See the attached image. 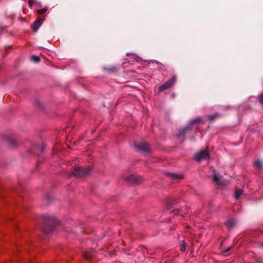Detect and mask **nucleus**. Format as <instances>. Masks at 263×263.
I'll return each instance as SVG.
<instances>
[{
  "label": "nucleus",
  "instance_id": "nucleus-1",
  "mask_svg": "<svg viewBox=\"0 0 263 263\" xmlns=\"http://www.w3.org/2000/svg\"><path fill=\"white\" fill-rule=\"evenodd\" d=\"M91 170L89 167H76L73 171V174L78 177H82L88 174Z\"/></svg>",
  "mask_w": 263,
  "mask_h": 263
},
{
  "label": "nucleus",
  "instance_id": "nucleus-12",
  "mask_svg": "<svg viewBox=\"0 0 263 263\" xmlns=\"http://www.w3.org/2000/svg\"><path fill=\"white\" fill-rule=\"evenodd\" d=\"M54 218L53 217H49L46 219V222L47 223H54Z\"/></svg>",
  "mask_w": 263,
  "mask_h": 263
},
{
  "label": "nucleus",
  "instance_id": "nucleus-15",
  "mask_svg": "<svg viewBox=\"0 0 263 263\" xmlns=\"http://www.w3.org/2000/svg\"><path fill=\"white\" fill-rule=\"evenodd\" d=\"M254 166L256 167V168H259L261 167V162L260 161H256L254 163Z\"/></svg>",
  "mask_w": 263,
  "mask_h": 263
},
{
  "label": "nucleus",
  "instance_id": "nucleus-20",
  "mask_svg": "<svg viewBox=\"0 0 263 263\" xmlns=\"http://www.w3.org/2000/svg\"><path fill=\"white\" fill-rule=\"evenodd\" d=\"M230 249H231V247H229V248H228L227 250H225L224 252H228V251H229V250Z\"/></svg>",
  "mask_w": 263,
  "mask_h": 263
},
{
  "label": "nucleus",
  "instance_id": "nucleus-13",
  "mask_svg": "<svg viewBox=\"0 0 263 263\" xmlns=\"http://www.w3.org/2000/svg\"><path fill=\"white\" fill-rule=\"evenodd\" d=\"M219 117V116L217 114H214L213 115H211L208 116V120L210 121H212L214 119Z\"/></svg>",
  "mask_w": 263,
  "mask_h": 263
},
{
  "label": "nucleus",
  "instance_id": "nucleus-19",
  "mask_svg": "<svg viewBox=\"0 0 263 263\" xmlns=\"http://www.w3.org/2000/svg\"><path fill=\"white\" fill-rule=\"evenodd\" d=\"M34 3V0H29V4L30 5H32Z\"/></svg>",
  "mask_w": 263,
  "mask_h": 263
},
{
  "label": "nucleus",
  "instance_id": "nucleus-6",
  "mask_svg": "<svg viewBox=\"0 0 263 263\" xmlns=\"http://www.w3.org/2000/svg\"><path fill=\"white\" fill-rule=\"evenodd\" d=\"M44 19L39 18L32 24V28L34 31H36L44 22Z\"/></svg>",
  "mask_w": 263,
  "mask_h": 263
},
{
  "label": "nucleus",
  "instance_id": "nucleus-7",
  "mask_svg": "<svg viewBox=\"0 0 263 263\" xmlns=\"http://www.w3.org/2000/svg\"><path fill=\"white\" fill-rule=\"evenodd\" d=\"M213 182L216 184H223V183L221 181V177L218 174H214Z\"/></svg>",
  "mask_w": 263,
  "mask_h": 263
},
{
  "label": "nucleus",
  "instance_id": "nucleus-16",
  "mask_svg": "<svg viewBox=\"0 0 263 263\" xmlns=\"http://www.w3.org/2000/svg\"><path fill=\"white\" fill-rule=\"evenodd\" d=\"M259 102L263 104V93H261L258 97Z\"/></svg>",
  "mask_w": 263,
  "mask_h": 263
},
{
  "label": "nucleus",
  "instance_id": "nucleus-4",
  "mask_svg": "<svg viewBox=\"0 0 263 263\" xmlns=\"http://www.w3.org/2000/svg\"><path fill=\"white\" fill-rule=\"evenodd\" d=\"M175 81L174 79L168 80L159 87V91H162L171 88L174 84Z\"/></svg>",
  "mask_w": 263,
  "mask_h": 263
},
{
  "label": "nucleus",
  "instance_id": "nucleus-8",
  "mask_svg": "<svg viewBox=\"0 0 263 263\" xmlns=\"http://www.w3.org/2000/svg\"><path fill=\"white\" fill-rule=\"evenodd\" d=\"M243 194V191L241 189L237 190L235 192L234 197L236 199H238L241 195Z\"/></svg>",
  "mask_w": 263,
  "mask_h": 263
},
{
  "label": "nucleus",
  "instance_id": "nucleus-5",
  "mask_svg": "<svg viewBox=\"0 0 263 263\" xmlns=\"http://www.w3.org/2000/svg\"><path fill=\"white\" fill-rule=\"evenodd\" d=\"M136 148L138 151H141L143 152H148L149 151V147L146 143H142L140 144H135Z\"/></svg>",
  "mask_w": 263,
  "mask_h": 263
},
{
  "label": "nucleus",
  "instance_id": "nucleus-9",
  "mask_svg": "<svg viewBox=\"0 0 263 263\" xmlns=\"http://www.w3.org/2000/svg\"><path fill=\"white\" fill-rule=\"evenodd\" d=\"M171 176L172 178L174 179H182L183 178V176L182 175L172 174Z\"/></svg>",
  "mask_w": 263,
  "mask_h": 263
},
{
  "label": "nucleus",
  "instance_id": "nucleus-11",
  "mask_svg": "<svg viewBox=\"0 0 263 263\" xmlns=\"http://www.w3.org/2000/svg\"><path fill=\"white\" fill-rule=\"evenodd\" d=\"M84 257L86 259H89L92 256V253L89 252H86L83 254Z\"/></svg>",
  "mask_w": 263,
  "mask_h": 263
},
{
  "label": "nucleus",
  "instance_id": "nucleus-2",
  "mask_svg": "<svg viewBox=\"0 0 263 263\" xmlns=\"http://www.w3.org/2000/svg\"><path fill=\"white\" fill-rule=\"evenodd\" d=\"M209 157V152L207 149L202 150L194 156L195 159L199 162L202 159H205Z\"/></svg>",
  "mask_w": 263,
  "mask_h": 263
},
{
  "label": "nucleus",
  "instance_id": "nucleus-18",
  "mask_svg": "<svg viewBox=\"0 0 263 263\" xmlns=\"http://www.w3.org/2000/svg\"><path fill=\"white\" fill-rule=\"evenodd\" d=\"M53 230V228H51L50 230H46L45 228H44L43 231H44V232L46 233H49L50 231H52Z\"/></svg>",
  "mask_w": 263,
  "mask_h": 263
},
{
  "label": "nucleus",
  "instance_id": "nucleus-21",
  "mask_svg": "<svg viewBox=\"0 0 263 263\" xmlns=\"http://www.w3.org/2000/svg\"><path fill=\"white\" fill-rule=\"evenodd\" d=\"M227 224L228 225V226L230 227L231 226L230 224V221H228Z\"/></svg>",
  "mask_w": 263,
  "mask_h": 263
},
{
  "label": "nucleus",
  "instance_id": "nucleus-14",
  "mask_svg": "<svg viewBox=\"0 0 263 263\" xmlns=\"http://www.w3.org/2000/svg\"><path fill=\"white\" fill-rule=\"evenodd\" d=\"M31 59L32 61L35 62H38L40 61V58L37 55H33L31 57Z\"/></svg>",
  "mask_w": 263,
  "mask_h": 263
},
{
  "label": "nucleus",
  "instance_id": "nucleus-3",
  "mask_svg": "<svg viewBox=\"0 0 263 263\" xmlns=\"http://www.w3.org/2000/svg\"><path fill=\"white\" fill-rule=\"evenodd\" d=\"M126 180L127 182L134 183H140L142 181V178L140 176L132 175L128 176Z\"/></svg>",
  "mask_w": 263,
  "mask_h": 263
},
{
  "label": "nucleus",
  "instance_id": "nucleus-17",
  "mask_svg": "<svg viewBox=\"0 0 263 263\" xmlns=\"http://www.w3.org/2000/svg\"><path fill=\"white\" fill-rule=\"evenodd\" d=\"M180 250L183 252L185 250V246L184 243H183L180 245Z\"/></svg>",
  "mask_w": 263,
  "mask_h": 263
},
{
  "label": "nucleus",
  "instance_id": "nucleus-10",
  "mask_svg": "<svg viewBox=\"0 0 263 263\" xmlns=\"http://www.w3.org/2000/svg\"><path fill=\"white\" fill-rule=\"evenodd\" d=\"M48 10V7H46L43 9H39L37 10V12L39 14H43L46 13Z\"/></svg>",
  "mask_w": 263,
  "mask_h": 263
}]
</instances>
